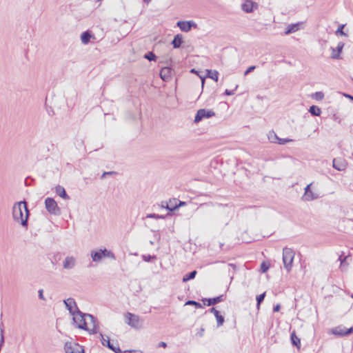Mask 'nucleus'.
Returning a JSON list of instances; mask_svg holds the SVG:
<instances>
[{
    "label": "nucleus",
    "instance_id": "obj_1",
    "mask_svg": "<svg viewBox=\"0 0 353 353\" xmlns=\"http://www.w3.org/2000/svg\"><path fill=\"white\" fill-rule=\"evenodd\" d=\"M28 215L29 211L26 202L20 201L14 205L12 208L13 219L16 221H20L21 225L26 228L28 226Z\"/></svg>",
    "mask_w": 353,
    "mask_h": 353
},
{
    "label": "nucleus",
    "instance_id": "obj_2",
    "mask_svg": "<svg viewBox=\"0 0 353 353\" xmlns=\"http://www.w3.org/2000/svg\"><path fill=\"white\" fill-rule=\"evenodd\" d=\"M91 258L94 262H99L105 257L115 259V256L113 252L107 250L106 248L99 249L98 250H92L90 253Z\"/></svg>",
    "mask_w": 353,
    "mask_h": 353
},
{
    "label": "nucleus",
    "instance_id": "obj_3",
    "mask_svg": "<svg viewBox=\"0 0 353 353\" xmlns=\"http://www.w3.org/2000/svg\"><path fill=\"white\" fill-rule=\"evenodd\" d=\"M294 254V252L291 248L285 247L283 249V262L288 272L292 269Z\"/></svg>",
    "mask_w": 353,
    "mask_h": 353
},
{
    "label": "nucleus",
    "instance_id": "obj_4",
    "mask_svg": "<svg viewBox=\"0 0 353 353\" xmlns=\"http://www.w3.org/2000/svg\"><path fill=\"white\" fill-rule=\"evenodd\" d=\"M86 314L87 313H83L80 310L79 312H77V314H72V320L74 321V323L77 325V327L78 328L83 330H89L86 319Z\"/></svg>",
    "mask_w": 353,
    "mask_h": 353
},
{
    "label": "nucleus",
    "instance_id": "obj_5",
    "mask_svg": "<svg viewBox=\"0 0 353 353\" xmlns=\"http://www.w3.org/2000/svg\"><path fill=\"white\" fill-rule=\"evenodd\" d=\"M126 321L125 323L132 327L139 329L141 327L143 321L141 320L138 315L134 314L130 312H127L125 314Z\"/></svg>",
    "mask_w": 353,
    "mask_h": 353
},
{
    "label": "nucleus",
    "instance_id": "obj_6",
    "mask_svg": "<svg viewBox=\"0 0 353 353\" xmlns=\"http://www.w3.org/2000/svg\"><path fill=\"white\" fill-rule=\"evenodd\" d=\"M45 205L49 213L56 216L61 214V210L53 198H46L45 200Z\"/></svg>",
    "mask_w": 353,
    "mask_h": 353
},
{
    "label": "nucleus",
    "instance_id": "obj_7",
    "mask_svg": "<svg viewBox=\"0 0 353 353\" xmlns=\"http://www.w3.org/2000/svg\"><path fill=\"white\" fill-rule=\"evenodd\" d=\"M215 115V112L212 110L199 109L195 115L194 122L199 123L203 119H209Z\"/></svg>",
    "mask_w": 353,
    "mask_h": 353
},
{
    "label": "nucleus",
    "instance_id": "obj_8",
    "mask_svg": "<svg viewBox=\"0 0 353 353\" xmlns=\"http://www.w3.org/2000/svg\"><path fill=\"white\" fill-rule=\"evenodd\" d=\"M63 303L65 305V307L69 311L71 315L77 314V312H79V309L77 307V303L72 298H68L63 300Z\"/></svg>",
    "mask_w": 353,
    "mask_h": 353
},
{
    "label": "nucleus",
    "instance_id": "obj_9",
    "mask_svg": "<svg viewBox=\"0 0 353 353\" xmlns=\"http://www.w3.org/2000/svg\"><path fill=\"white\" fill-rule=\"evenodd\" d=\"M87 323L88 325H92V327L89 328V330H88L90 334H94L98 332V321L96 317H94L92 314H87Z\"/></svg>",
    "mask_w": 353,
    "mask_h": 353
},
{
    "label": "nucleus",
    "instance_id": "obj_10",
    "mask_svg": "<svg viewBox=\"0 0 353 353\" xmlns=\"http://www.w3.org/2000/svg\"><path fill=\"white\" fill-rule=\"evenodd\" d=\"M176 26L181 29V31L188 32L192 28H196V24L193 21H179Z\"/></svg>",
    "mask_w": 353,
    "mask_h": 353
},
{
    "label": "nucleus",
    "instance_id": "obj_11",
    "mask_svg": "<svg viewBox=\"0 0 353 353\" xmlns=\"http://www.w3.org/2000/svg\"><path fill=\"white\" fill-rule=\"evenodd\" d=\"M258 4L256 3L253 2L251 0H246L242 5V10L246 13H251L254 10L257 9Z\"/></svg>",
    "mask_w": 353,
    "mask_h": 353
},
{
    "label": "nucleus",
    "instance_id": "obj_12",
    "mask_svg": "<svg viewBox=\"0 0 353 353\" xmlns=\"http://www.w3.org/2000/svg\"><path fill=\"white\" fill-rule=\"evenodd\" d=\"M347 162L342 158L334 159L332 161V167L339 171H343L347 168Z\"/></svg>",
    "mask_w": 353,
    "mask_h": 353
},
{
    "label": "nucleus",
    "instance_id": "obj_13",
    "mask_svg": "<svg viewBox=\"0 0 353 353\" xmlns=\"http://www.w3.org/2000/svg\"><path fill=\"white\" fill-rule=\"evenodd\" d=\"M224 295L221 294L220 296L213 297V298H203L202 301L204 305L208 306L214 305L224 300Z\"/></svg>",
    "mask_w": 353,
    "mask_h": 353
},
{
    "label": "nucleus",
    "instance_id": "obj_14",
    "mask_svg": "<svg viewBox=\"0 0 353 353\" xmlns=\"http://www.w3.org/2000/svg\"><path fill=\"white\" fill-rule=\"evenodd\" d=\"M101 343L103 346L108 347L110 350L114 351L115 353H121V349L117 347H114L112 343H110V339L108 336L105 339L102 333H100Z\"/></svg>",
    "mask_w": 353,
    "mask_h": 353
},
{
    "label": "nucleus",
    "instance_id": "obj_15",
    "mask_svg": "<svg viewBox=\"0 0 353 353\" xmlns=\"http://www.w3.org/2000/svg\"><path fill=\"white\" fill-rule=\"evenodd\" d=\"M76 264L77 260L74 256H66L63 262V268L66 270H71L75 267Z\"/></svg>",
    "mask_w": 353,
    "mask_h": 353
},
{
    "label": "nucleus",
    "instance_id": "obj_16",
    "mask_svg": "<svg viewBox=\"0 0 353 353\" xmlns=\"http://www.w3.org/2000/svg\"><path fill=\"white\" fill-rule=\"evenodd\" d=\"M172 69L170 67L166 66L161 68L160 71V77L164 81H168L172 77Z\"/></svg>",
    "mask_w": 353,
    "mask_h": 353
},
{
    "label": "nucleus",
    "instance_id": "obj_17",
    "mask_svg": "<svg viewBox=\"0 0 353 353\" xmlns=\"http://www.w3.org/2000/svg\"><path fill=\"white\" fill-rule=\"evenodd\" d=\"M183 43V37L181 34H177L174 37V39L171 43L173 48L176 49L179 48Z\"/></svg>",
    "mask_w": 353,
    "mask_h": 353
},
{
    "label": "nucleus",
    "instance_id": "obj_18",
    "mask_svg": "<svg viewBox=\"0 0 353 353\" xmlns=\"http://www.w3.org/2000/svg\"><path fill=\"white\" fill-rule=\"evenodd\" d=\"M344 43L343 42H339L336 46V53H335V49L333 48H331L332 51H333V53L332 54V59H338L340 58V54L341 53L342 50H343V48L344 47Z\"/></svg>",
    "mask_w": 353,
    "mask_h": 353
},
{
    "label": "nucleus",
    "instance_id": "obj_19",
    "mask_svg": "<svg viewBox=\"0 0 353 353\" xmlns=\"http://www.w3.org/2000/svg\"><path fill=\"white\" fill-rule=\"evenodd\" d=\"M56 193L63 199H69L70 196L66 193L65 188L63 186L58 185L55 188Z\"/></svg>",
    "mask_w": 353,
    "mask_h": 353
},
{
    "label": "nucleus",
    "instance_id": "obj_20",
    "mask_svg": "<svg viewBox=\"0 0 353 353\" xmlns=\"http://www.w3.org/2000/svg\"><path fill=\"white\" fill-rule=\"evenodd\" d=\"M345 327H344L343 325H339V326H337V327H335L334 328H333L332 330V333L333 334H334L335 336L342 337V336H345V334H344V332H345Z\"/></svg>",
    "mask_w": 353,
    "mask_h": 353
},
{
    "label": "nucleus",
    "instance_id": "obj_21",
    "mask_svg": "<svg viewBox=\"0 0 353 353\" xmlns=\"http://www.w3.org/2000/svg\"><path fill=\"white\" fill-rule=\"evenodd\" d=\"M290 341L293 346L296 347L298 349L301 346L300 339L296 336L295 331H293L290 334Z\"/></svg>",
    "mask_w": 353,
    "mask_h": 353
},
{
    "label": "nucleus",
    "instance_id": "obj_22",
    "mask_svg": "<svg viewBox=\"0 0 353 353\" xmlns=\"http://www.w3.org/2000/svg\"><path fill=\"white\" fill-rule=\"evenodd\" d=\"M300 25H301L300 23H292V24L289 25L287 27V28L285 29V34H290L291 33L296 32L297 30H299Z\"/></svg>",
    "mask_w": 353,
    "mask_h": 353
},
{
    "label": "nucleus",
    "instance_id": "obj_23",
    "mask_svg": "<svg viewBox=\"0 0 353 353\" xmlns=\"http://www.w3.org/2000/svg\"><path fill=\"white\" fill-rule=\"evenodd\" d=\"M92 37V34L90 33V32L89 31H85L83 32L81 35V42L83 43V44H88L90 41V39L91 37Z\"/></svg>",
    "mask_w": 353,
    "mask_h": 353
},
{
    "label": "nucleus",
    "instance_id": "obj_24",
    "mask_svg": "<svg viewBox=\"0 0 353 353\" xmlns=\"http://www.w3.org/2000/svg\"><path fill=\"white\" fill-rule=\"evenodd\" d=\"M197 274L196 270H193L192 272H188V274H185L182 279L183 282H187L190 280H192L195 278L196 275Z\"/></svg>",
    "mask_w": 353,
    "mask_h": 353
},
{
    "label": "nucleus",
    "instance_id": "obj_25",
    "mask_svg": "<svg viewBox=\"0 0 353 353\" xmlns=\"http://www.w3.org/2000/svg\"><path fill=\"white\" fill-rule=\"evenodd\" d=\"M309 112L313 116H320L321 110L318 106L312 105L310 107Z\"/></svg>",
    "mask_w": 353,
    "mask_h": 353
},
{
    "label": "nucleus",
    "instance_id": "obj_26",
    "mask_svg": "<svg viewBox=\"0 0 353 353\" xmlns=\"http://www.w3.org/2000/svg\"><path fill=\"white\" fill-rule=\"evenodd\" d=\"M218 75H219V72L216 70H207V77L214 80L216 82L218 81Z\"/></svg>",
    "mask_w": 353,
    "mask_h": 353
},
{
    "label": "nucleus",
    "instance_id": "obj_27",
    "mask_svg": "<svg viewBox=\"0 0 353 353\" xmlns=\"http://www.w3.org/2000/svg\"><path fill=\"white\" fill-rule=\"evenodd\" d=\"M73 346H74V343L66 342L64 345V350L65 353H73L74 350L75 349V347Z\"/></svg>",
    "mask_w": 353,
    "mask_h": 353
},
{
    "label": "nucleus",
    "instance_id": "obj_28",
    "mask_svg": "<svg viewBox=\"0 0 353 353\" xmlns=\"http://www.w3.org/2000/svg\"><path fill=\"white\" fill-rule=\"evenodd\" d=\"M216 322H217V327L221 326L225 321L224 316L220 314V312H219L217 314L214 315Z\"/></svg>",
    "mask_w": 353,
    "mask_h": 353
},
{
    "label": "nucleus",
    "instance_id": "obj_29",
    "mask_svg": "<svg viewBox=\"0 0 353 353\" xmlns=\"http://www.w3.org/2000/svg\"><path fill=\"white\" fill-rule=\"evenodd\" d=\"M268 139L272 143H277L279 137L274 131H270L268 135Z\"/></svg>",
    "mask_w": 353,
    "mask_h": 353
},
{
    "label": "nucleus",
    "instance_id": "obj_30",
    "mask_svg": "<svg viewBox=\"0 0 353 353\" xmlns=\"http://www.w3.org/2000/svg\"><path fill=\"white\" fill-rule=\"evenodd\" d=\"M265 297V292H263L258 296H256V307L258 309L260 307L261 303L264 301V299Z\"/></svg>",
    "mask_w": 353,
    "mask_h": 353
},
{
    "label": "nucleus",
    "instance_id": "obj_31",
    "mask_svg": "<svg viewBox=\"0 0 353 353\" xmlns=\"http://www.w3.org/2000/svg\"><path fill=\"white\" fill-rule=\"evenodd\" d=\"M144 58L148 59V61H156L157 56L153 52H148L144 55Z\"/></svg>",
    "mask_w": 353,
    "mask_h": 353
},
{
    "label": "nucleus",
    "instance_id": "obj_32",
    "mask_svg": "<svg viewBox=\"0 0 353 353\" xmlns=\"http://www.w3.org/2000/svg\"><path fill=\"white\" fill-rule=\"evenodd\" d=\"M185 305H194L196 308H202L203 305L196 301L189 300L185 303Z\"/></svg>",
    "mask_w": 353,
    "mask_h": 353
},
{
    "label": "nucleus",
    "instance_id": "obj_33",
    "mask_svg": "<svg viewBox=\"0 0 353 353\" xmlns=\"http://www.w3.org/2000/svg\"><path fill=\"white\" fill-rule=\"evenodd\" d=\"M319 197V196L317 194H314L312 190H310V192H309L308 193V196H304L303 199L305 200V201H312V200H314V199H316L317 198Z\"/></svg>",
    "mask_w": 353,
    "mask_h": 353
},
{
    "label": "nucleus",
    "instance_id": "obj_34",
    "mask_svg": "<svg viewBox=\"0 0 353 353\" xmlns=\"http://www.w3.org/2000/svg\"><path fill=\"white\" fill-rule=\"evenodd\" d=\"M142 259L145 262H150L152 260L156 259L157 256H156V255H150V254L145 255V254H144L142 256Z\"/></svg>",
    "mask_w": 353,
    "mask_h": 353
},
{
    "label": "nucleus",
    "instance_id": "obj_35",
    "mask_svg": "<svg viewBox=\"0 0 353 353\" xmlns=\"http://www.w3.org/2000/svg\"><path fill=\"white\" fill-rule=\"evenodd\" d=\"M312 97L318 101H321L324 97V94L322 92H316L313 95Z\"/></svg>",
    "mask_w": 353,
    "mask_h": 353
},
{
    "label": "nucleus",
    "instance_id": "obj_36",
    "mask_svg": "<svg viewBox=\"0 0 353 353\" xmlns=\"http://www.w3.org/2000/svg\"><path fill=\"white\" fill-rule=\"evenodd\" d=\"M270 268V265L266 262H262L261 264V271L262 273L266 272Z\"/></svg>",
    "mask_w": 353,
    "mask_h": 353
},
{
    "label": "nucleus",
    "instance_id": "obj_37",
    "mask_svg": "<svg viewBox=\"0 0 353 353\" xmlns=\"http://www.w3.org/2000/svg\"><path fill=\"white\" fill-rule=\"evenodd\" d=\"M74 347H75V349L74 350V352L73 353H85L84 352V349H83V347L81 345H79L77 343H74Z\"/></svg>",
    "mask_w": 353,
    "mask_h": 353
},
{
    "label": "nucleus",
    "instance_id": "obj_38",
    "mask_svg": "<svg viewBox=\"0 0 353 353\" xmlns=\"http://www.w3.org/2000/svg\"><path fill=\"white\" fill-rule=\"evenodd\" d=\"M345 27V25L342 24V25H340L339 26V28H337L336 31V34H340V35H344V36H346L347 34L344 32L343 31V28Z\"/></svg>",
    "mask_w": 353,
    "mask_h": 353
},
{
    "label": "nucleus",
    "instance_id": "obj_39",
    "mask_svg": "<svg viewBox=\"0 0 353 353\" xmlns=\"http://www.w3.org/2000/svg\"><path fill=\"white\" fill-rule=\"evenodd\" d=\"M228 271L229 272H230V268H232L233 270V272H232V275L231 276V279H233V276H234V272L236 271L237 270V267L235 264H233V263H229L228 265Z\"/></svg>",
    "mask_w": 353,
    "mask_h": 353
},
{
    "label": "nucleus",
    "instance_id": "obj_40",
    "mask_svg": "<svg viewBox=\"0 0 353 353\" xmlns=\"http://www.w3.org/2000/svg\"><path fill=\"white\" fill-rule=\"evenodd\" d=\"M146 218H152V219H163L164 216L153 213V214H148L146 216Z\"/></svg>",
    "mask_w": 353,
    "mask_h": 353
},
{
    "label": "nucleus",
    "instance_id": "obj_41",
    "mask_svg": "<svg viewBox=\"0 0 353 353\" xmlns=\"http://www.w3.org/2000/svg\"><path fill=\"white\" fill-rule=\"evenodd\" d=\"M292 141V140L290 139H281V138H279L277 143L279 144H281V145H284V144H285V143H287L288 142H290Z\"/></svg>",
    "mask_w": 353,
    "mask_h": 353
},
{
    "label": "nucleus",
    "instance_id": "obj_42",
    "mask_svg": "<svg viewBox=\"0 0 353 353\" xmlns=\"http://www.w3.org/2000/svg\"><path fill=\"white\" fill-rule=\"evenodd\" d=\"M117 172L114 171H110V172H104L102 175L101 176V179H104L106 176H112L116 174Z\"/></svg>",
    "mask_w": 353,
    "mask_h": 353
},
{
    "label": "nucleus",
    "instance_id": "obj_43",
    "mask_svg": "<svg viewBox=\"0 0 353 353\" xmlns=\"http://www.w3.org/2000/svg\"><path fill=\"white\" fill-rule=\"evenodd\" d=\"M238 88V85H236L235 88L234 90H228L226 89L224 92V94H226V95H233L234 94V92L235 90L237 89Z\"/></svg>",
    "mask_w": 353,
    "mask_h": 353
},
{
    "label": "nucleus",
    "instance_id": "obj_44",
    "mask_svg": "<svg viewBox=\"0 0 353 353\" xmlns=\"http://www.w3.org/2000/svg\"><path fill=\"white\" fill-rule=\"evenodd\" d=\"M165 204H166V205H164V204L163 203V204H162V207H163V208H166V209H168V210L169 211H170V212H172V211H174L175 209H176V208H177L176 205L175 206H174V207H170L167 203H166Z\"/></svg>",
    "mask_w": 353,
    "mask_h": 353
},
{
    "label": "nucleus",
    "instance_id": "obj_45",
    "mask_svg": "<svg viewBox=\"0 0 353 353\" xmlns=\"http://www.w3.org/2000/svg\"><path fill=\"white\" fill-rule=\"evenodd\" d=\"M256 68V66L255 65H251L250 66L249 68H248V69L245 71L244 72V75L246 76L247 74H248L250 72H252L254 70V69Z\"/></svg>",
    "mask_w": 353,
    "mask_h": 353
},
{
    "label": "nucleus",
    "instance_id": "obj_46",
    "mask_svg": "<svg viewBox=\"0 0 353 353\" xmlns=\"http://www.w3.org/2000/svg\"><path fill=\"white\" fill-rule=\"evenodd\" d=\"M310 186H311V184H309L307 185L305 188V194L303 195V197L304 196H308V193L309 192H310L311 189H310Z\"/></svg>",
    "mask_w": 353,
    "mask_h": 353
},
{
    "label": "nucleus",
    "instance_id": "obj_47",
    "mask_svg": "<svg viewBox=\"0 0 353 353\" xmlns=\"http://www.w3.org/2000/svg\"><path fill=\"white\" fill-rule=\"evenodd\" d=\"M345 332H344L345 336L351 334L353 332V327H350L348 329H347L345 327Z\"/></svg>",
    "mask_w": 353,
    "mask_h": 353
},
{
    "label": "nucleus",
    "instance_id": "obj_48",
    "mask_svg": "<svg viewBox=\"0 0 353 353\" xmlns=\"http://www.w3.org/2000/svg\"><path fill=\"white\" fill-rule=\"evenodd\" d=\"M39 298L41 300H45L44 296H43V290L42 289L39 290Z\"/></svg>",
    "mask_w": 353,
    "mask_h": 353
},
{
    "label": "nucleus",
    "instance_id": "obj_49",
    "mask_svg": "<svg viewBox=\"0 0 353 353\" xmlns=\"http://www.w3.org/2000/svg\"><path fill=\"white\" fill-rule=\"evenodd\" d=\"M281 309V306L279 304H277L276 305L274 306L273 307V312H279Z\"/></svg>",
    "mask_w": 353,
    "mask_h": 353
},
{
    "label": "nucleus",
    "instance_id": "obj_50",
    "mask_svg": "<svg viewBox=\"0 0 353 353\" xmlns=\"http://www.w3.org/2000/svg\"><path fill=\"white\" fill-rule=\"evenodd\" d=\"M209 312H211V313H213L214 315H215L216 314H217L219 311L217 310L215 307H212L209 310Z\"/></svg>",
    "mask_w": 353,
    "mask_h": 353
},
{
    "label": "nucleus",
    "instance_id": "obj_51",
    "mask_svg": "<svg viewBox=\"0 0 353 353\" xmlns=\"http://www.w3.org/2000/svg\"><path fill=\"white\" fill-rule=\"evenodd\" d=\"M158 347L165 348L167 347V343L165 342L161 341L158 344Z\"/></svg>",
    "mask_w": 353,
    "mask_h": 353
},
{
    "label": "nucleus",
    "instance_id": "obj_52",
    "mask_svg": "<svg viewBox=\"0 0 353 353\" xmlns=\"http://www.w3.org/2000/svg\"><path fill=\"white\" fill-rule=\"evenodd\" d=\"M339 260L341 261V265H343L345 261L346 260V257L342 258V256H339Z\"/></svg>",
    "mask_w": 353,
    "mask_h": 353
},
{
    "label": "nucleus",
    "instance_id": "obj_53",
    "mask_svg": "<svg viewBox=\"0 0 353 353\" xmlns=\"http://www.w3.org/2000/svg\"><path fill=\"white\" fill-rule=\"evenodd\" d=\"M344 96H345L346 98H347V99H350V100L353 102V96H352V95H351V94H344Z\"/></svg>",
    "mask_w": 353,
    "mask_h": 353
},
{
    "label": "nucleus",
    "instance_id": "obj_54",
    "mask_svg": "<svg viewBox=\"0 0 353 353\" xmlns=\"http://www.w3.org/2000/svg\"><path fill=\"white\" fill-rule=\"evenodd\" d=\"M185 204V202H183V201H180V203H179V205H176V206H177V208H178L179 206H182V205H184Z\"/></svg>",
    "mask_w": 353,
    "mask_h": 353
},
{
    "label": "nucleus",
    "instance_id": "obj_55",
    "mask_svg": "<svg viewBox=\"0 0 353 353\" xmlns=\"http://www.w3.org/2000/svg\"><path fill=\"white\" fill-rule=\"evenodd\" d=\"M203 332H204V329H203V328H201V332L199 333V335H200L201 336H203Z\"/></svg>",
    "mask_w": 353,
    "mask_h": 353
},
{
    "label": "nucleus",
    "instance_id": "obj_56",
    "mask_svg": "<svg viewBox=\"0 0 353 353\" xmlns=\"http://www.w3.org/2000/svg\"><path fill=\"white\" fill-rule=\"evenodd\" d=\"M143 1L146 4H149L151 0H143Z\"/></svg>",
    "mask_w": 353,
    "mask_h": 353
},
{
    "label": "nucleus",
    "instance_id": "obj_57",
    "mask_svg": "<svg viewBox=\"0 0 353 353\" xmlns=\"http://www.w3.org/2000/svg\"><path fill=\"white\" fill-rule=\"evenodd\" d=\"M190 72H191L192 73H196V70H195V69H194V68H193V69H192V70H190Z\"/></svg>",
    "mask_w": 353,
    "mask_h": 353
},
{
    "label": "nucleus",
    "instance_id": "obj_58",
    "mask_svg": "<svg viewBox=\"0 0 353 353\" xmlns=\"http://www.w3.org/2000/svg\"><path fill=\"white\" fill-rule=\"evenodd\" d=\"M205 204L203 203V204H201L200 207H202L203 205H204Z\"/></svg>",
    "mask_w": 353,
    "mask_h": 353
},
{
    "label": "nucleus",
    "instance_id": "obj_59",
    "mask_svg": "<svg viewBox=\"0 0 353 353\" xmlns=\"http://www.w3.org/2000/svg\"><path fill=\"white\" fill-rule=\"evenodd\" d=\"M351 297L353 299V294L351 295Z\"/></svg>",
    "mask_w": 353,
    "mask_h": 353
}]
</instances>
